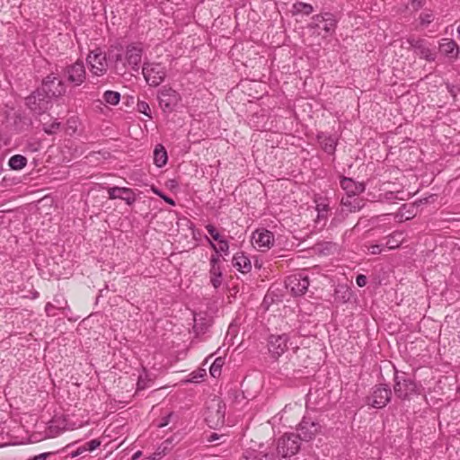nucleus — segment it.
Segmentation results:
<instances>
[{
  "instance_id": "f257e3e1",
  "label": "nucleus",
  "mask_w": 460,
  "mask_h": 460,
  "mask_svg": "<svg viewBox=\"0 0 460 460\" xmlns=\"http://www.w3.org/2000/svg\"><path fill=\"white\" fill-rule=\"evenodd\" d=\"M407 43L413 49L416 56L429 62L434 61L436 58L435 46L424 39L410 37Z\"/></svg>"
},
{
  "instance_id": "f03ea898",
  "label": "nucleus",
  "mask_w": 460,
  "mask_h": 460,
  "mask_svg": "<svg viewBox=\"0 0 460 460\" xmlns=\"http://www.w3.org/2000/svg\"><path fill=\"white\" fill-rule=\"evenodd\" d=\"M299 441L296 434H284L277 442L278 456L283 458L295 456L300 448Z\"/></svg>"
},
{
  "instance_id": "7ed1b4c3",
  "label": "nucleus",
  "mask_w": 460,
  "mask_h": 460,
  "mask_svg": "<svg viewBox=\"0 0 460 460\" xmlns=\"http://www.w3.org/2000/svg\"><path fill=\"white\" fill-rule=\"evenodd\" d=\"M87 64L90 72L95 76H102L107 72L108 62L106 55L98 49L90 51L87 56Z\"/></svg>"
},
{
  "instance_id": "20e7f679",
  "label": "nucleus",
  "mask_w": 460,
  "mask_h": 460,
  "mask_svg": "<svg viewBox=\"0 0 460 460\" xmlns=\"http://www.w3.org/2000/svg\"><path fill=\"white\" fill-rule=\"evenodd\" d=\"M142 73L147 84L152 86L159 85L166 75L164 67L158 63L145 64Z\"/></svg>"
},
{
  "instance_id": "39448f33",
  "label": "nucleus",
  "mask_w": 460,
  "mask_h": 460,
  "mask_svg": "<svg viewBox=\"0 0 460 460\" xmlns=\"http://www.w3.org/2000/svg\"><path fill=\"white\" fill-rule=\"evenodd\" d=\"M41 91L47 97H58L66 93V86L58 75L50 74L43 80Z\"/></svg>"
},
{
  "instance_id": "423d86ee",
  "label": "nucleus",
  "mask_w": 460,
  "mask_h": 460,
  "mask_svg": "<svg viewBox=\"0 0 460 460\" xmlns=\"http://www.w3.org/2000/svg\"><path fill=\"white\" fill-rule=\"evenodd\" d=\"M251 243L256 250L266 252L274 245L275 239L270 231L266 229H258L252 234Z\"/></svg>"
},
{
  "instance_id": "0eeeda50",
  "label": "nucleus",
  "mask_w": 460,
  "mask_h": 460,
  "mask_svg": "<svg viewBox=\"0 0 460 460\" xmlns=\"http://www.w3.org/2000/svg\"><path fill=\"white\" fill-rule=\"evenodd\" d=\"M309 26L313 29L323 31V37H327L334 32L336 28V21L331 13L318 14L312 18Z\"/></svg>"
},
{
  "instance_id": "6e6552de",
  "label": "nucleus",
  "mask_w": 460,
  "mask_h": 460,
  "mask_svg": "<svg viewBox=\"0 0 460 460\" xmlns=\"http://www.w3.org/2000/svg\"><path fill=\"white\" fill-rule=\"evenodd\" d=\"M391 398V390L385 386H376L372 394L367 399V403L374 408L385 407Z\"/></svg>"
},
{
  "instance_id": "1a4fd4ad",
  "label": "nucleus",
  "mask_w": 460,
  "mask_h": 460,
  "mask_svg": "<svg viewBox=\"0 0 460 460\" xmlns=\"http://www.w3.org/2000/svg\"><path fill=\"white\" fill-rule=\"evenodd\" d=\"M308 287L309 279L302 273L292 275L287 279V288H288L295 296L304 295Z\"/></svg>"
},
{
  "instance_id": "9d476101",
  "label": "nucleus",
  "mask_w": 460,
  "mask_h": 460,
  "mask_svg": "<svg viewBox=\"0 0 460 460\" xmlns=\"http://www.w3.org/2000/svg\"><path fill=\"white\" fill-rule=\"evenodd\" d=\"M268 349L270 356L278 359L288 349V336L271 335L269 339Z\"/></svg>"
},
{
  "instance_id": "9b49d317",
  "label": "nucleus",
  "mask_w": 460,
  "mask_h": 460,
  "mask_svg": "<svg viewBox=\"0 0 460 460\" xmlns=\"http://www.w3.org/2000/svg\"><path fill=\"white\" fill-rule=\"evenodd\" d=\"M143 49L139 45H128L125 52L124 66L130 67L134 71H138L142 60Z\"/></svg>"
},
{
  "instance_id": "f8f14e48",
  "label": "nucleus",
  "mask_w": 460,
  "mask_h": 460,
  "mask_svg": "<svg viewBox=\"0 0 460 460\" xmlns=\"http://www.w3.org/2000/svg\"><path fill=\"white\" fill-rule=\"evenodd\" d=\"M180 101V95L171 88H163L159 94V105L164 111H172Z\"/></svg>"
},
{
  "instance_id": "ddd939ff",
  "label": "nucleus",
  "mask_w": 460,
  "mask_h": 460,
  "mask_svg": "<svg viewBox=\"0 0 460 460\" xmlns=\"http://www.w3.org/2000/svg\"><path fill=\"white\" fill-rule=\"evenodd\" d=\"M109 199H119L124 200L128 206L133 205L137 200V193L134 190L126 187H111L107 190Z\"/></svg>"
},
{
  "instance_id": "4468645a",
  "label": "nucleus",
  "mask_w": 460,
  "mask_h": 460,
  "mask_svg": "<svg viewBox=\"0 0 460 460\" xmlns=\"http://www.w3.org/2000/svg\"><path fill=\"white\" fill-rule=\"evenodd\" d=\"M65 75L67 80L75 85H80L85 79V69L82 62H75V64L66 67Z\"/></svg>"
},
{
  "instance_id": "2eb2a0df",
  "label": "nucleus",
  "mask_w": 460,
  "mask_h": 460,
  "mask_svg": "<svg viewBox=\"0 0 460 460\" xmlns=\"http://www.w3.org/2000/svg\"><path fill=\"white\" fill-rule=\"evenodd\" d=\"M298 431L299 434L296 436L299 438V440L311 441L321 431V428L313 421L303 420L299 425Z\"/></svg>"
},
{
  "instance_id": "dca6fc26",
  "label": "nucleus",
  "mask_w": 460,
  "mask_h": 460,
  "mask_svg": "<svg viewBox=\"0 0 460 460\" xmlns=\"http://www.w3.org/2000/svg\"><path fill=\"white\" fill-rule=\"evenodd\" d=\"M414 390V385L410 379L402 376H394V391L399 398H406L407 395Z\"/></svg>"
},
{
  "instance_id": "f3484780",
  "label": "nucleus",
  "mask_w": 460,
  "mask_h": 460,
  "mask_svg": "<svg viewBox=\"0 0 460 460\" xmlns=\"http://www.w3.org/2000/svg\"><path fill=\"white\" fill-rule=\"evenodd\" d=\"M206 420L210 426H217L222 425L224 423L225 407L220 403V402H217L215 410L211 408L208 409L206 416Z\"/></svg>"
},
{
  "instance_id": "a211bd4d",
  "label": "nucleus",
  "mask_w": 460,
  "mask_h": 460,
  "mask_svg": "<svg viewBox=\"0 0 460 460\" xmlns=\"http://www.w3.org/2000/svg\"><path fill=\"white\" fill-rule=\"evenodd\" d=\"M210 282L215 288L222 284V270L220 267V260L217 255H212L210 258Z\"/></svg>"
},
{
  "instance_id": "6ab92c4d",
  "label": "nucleus",
  "mask_w": 460,
  "mask_h": 460,
  "mask_svg": "<svg viewBox=\"0 0 460 460\" xmlns=\"http://www.w3.org/2000/svg\"><path fill=\"white\" fill-rule=\"evenodd\" d=\"M26 103L29 108L35 112H41L48 108V101L40 91H38L29 96Z\"/></svg>"
},
{
  "instance_id": "aec40b11",
  "label": "nucleus",
  "mask_w": 460,
  "mask_h": 460,
  "mask_svg": "<svg viewBox=\"0 0 460 460\" xmlns=\"http://www.w3.org/2000/svg\"><path fill=\"white\" fill-rule=\"evenodd\" d=\"M438 49L441 54L449 58H456L459 55V49L456 41L450 39H442Z\"/></svg>"
},
{
  "instance_id": "412c9836",
  "label": "nucleus",
  "mask_w": 460,
  "mask_h": 460,
  "mask_svg": "<svg viewBox=\"0 0 460 460\" xmlns=\"http://www.w3.org/2000/svg\"><path fill=\"white\" fill-rule=\"evenodd\" d=\"M341 186L348 194V197H352L362 193L365 186L362 183L356 182L350 178H342L341 180Z\"/></svg>"
},
{
  "instance_id": "4be33fe9",
  "label": "nucleus",
  "mask_w": 460,
  "mask_h": 460,
  "mask_svg": "<svg viewBox=\"0 0 460 460\" xmlns=\"http://www.w3.org/2000/svg\"><path fill=\"white\" fill-rule=\"evenodd\" d=\"M233 266L242 273H247L252 270V263L250 259L244 254V252H236L233 256Z\"/></svg>"
},
{
  "instance_id": "5701e85b",
  "label": "nucleus",
  "mask_w": 460,
  "mask_h": 460,
  "mask_svg": "<svg viewBox=\"0 0 460 460\" xmlns=\"http://www.w3.org/2000/svg\"><path fill=\"white\" fill-rule=\"evenodd\" d=\"M154 162L158 167H163L167 163V152L162 145H157L155 148Z\"/></svg>"
},
{
  "instance_id": "b1692460",
  "label": "nucleus",
  "mask_w": 460,
  "mask_h": 460,
  "mask_svg": "<svg viewBox=\"0 0 460 460\" xmlns=\"http://www.w3.org/2000/svg\"><path fill=\"white\" fill-rule=\"evenodd\" d=\"M209 246L213 251H215L217 253L223 252L224 254L227 255L229 253V243L228 241L224 238L223 240H220V242L217 243V245L212 242L209 238H207Z\"/></svg>"
},
{
  "instance_id": "393cba45",
  "label": "nucleus",
  "mask_w": 460,
  "mask_h": 460,
  "mask_svg": "<svg viewBox=\"0 0 460 460\" xmlns=\"http://www.w3.org/2000/svg\"><path fill=\"white\" fill-rule=\"evenodd\" d=\"M9 166L13 169V170H21L22 169L26 164H27V159L23 156V155H13L10 159H9Z\"/></svg>"
},
{
  "instance_id": "a878e982",
  "label": "nucleus",
  "mask_w": 460,
  "mask_h": 460,
  "mask_svg": "<svg viewBox=\"0 0 460 460\" xmlns=\"http://www.w3.org/2000/svg\"><path fill=\"white\" fill-rule=\"evenodd\" d=\"M341 202L344 206H349V210L354 212L359 210L365 205L362 199H359L358 198L351 199V197L342 199Z\"/></svg>"
},
{
  "instance_id": "bb28decb",
  "label": "nucleus",
  "mask_w": 460,
  "mask_h": 460,
  "mask_svg": "<svg viewBox=\"0 0 460 460\" xmlns=\"http://www.w3.org/2000/svg\"><path fill=\"white\" fill-rule=\"evenodd\" d=\"M320 144L325 152L332 154L335 150L336 141L331 137H320Z\"/></svg>"
},
{
  "instance_id": "cd10ccee",
  "label": "nucleus",
  "mask_w": 460,
  "mask_h": 460,
  "mask_svg": "<svg viewBox=\"0 0 460 460\" xmlns=\"http://www.w3.org/2000/svg\"><path fill=\"white\" fill-rule=\"evenodd\" d=\"M223 365L224 359L222 358H216L210 367V375L215 378L219 377L221 375Z\"/></svg>"
},
{
  "instance_id": "c85d7f7f",
  "label": "nucleus",
  "mask_w": 460,
  "mask_h": 460,
  "mask_svg": "<svg viewBox=\"0 0 460 460\" xmlns=\"http://www.w3.org/2000/svg\"><path fill=\"white\" fill-rule=\"evenodd\" d=\"M103 100L111 105H117L120 101V94L114 91H106L103 93Z\"/></svg>"
},
{
  "instance_id": "c756f323",
  "label": "nucleus",
  "mask_w": 460,
  "mask_h": 460,
  "mask_svg": "<svg viewBox=\"0 0 460 460\" xmlns=\"http://www.w3.org/2000/svg\"><path fill=\"white\" fill-rule=\"evenodd\" d=\"M206 229L208 231V233L209 234L210 237H211V241H216L217 242V243L220 242V240H223L224 238H226L220 232L219 230L215 227L213 225H207L206 226Z\"/></svg>"
},
{
  "instance_id": "7c9ffc66",
  "label": "nucleus",
  "mask_w": 460,
  "mask_h": 460,
  "mask_svg": "<svg viewBox=\"0 0 460 460\" xmlns=\"http://www.w3.org/2000/svg\"><path fill=\"white\" fill-rule=\"evenodd\" d=\"M294 9L296 13H302L306 15L310 14L314 11V8L311 4L303 2L296 3L294 4Z\"/></svg>"
},
{
  "instance_id": "2f4dec72",
  "label": "nucleus",
  "mask_w": 460,
  "mask_h": 460,
  "mask_svg": "<svg viewBox=\"0 0 460 460\" xmlns=\"http://www.w3.org/2000/svg\"><path fill=\"white\" fill-rule=\"evenodd\" d=\"M402 234H394V235L390 236L386 242V245L389 250L395 249L399 246L401 240L395 239L396 236L401 237Z\"/></svg>"
},
{
  "instance_id": "473e14b6",
  "label": "nucleus",
  "mask_w": 460,
  "mask_h": 460,
  "mask_svg": "<svg viewBox=\"0 0 460 460\" xmlns=\"http://www.w3.org/2000/svg\"><path fill=\"white\" fill-rule=\"evenodd\" d=\"M137 111L148 118H151V109L146 102H138L137 104Z\"/></svg>"
},
{
  "instance_id": "72a5a7b5",
  "label": "nucleus",
  "mask_w": 460,
  "mask_h": 460,
  "mask_svg": "<svg viewBox=\"0 0 460 460\" xmlns=\"http://www.w3.org/2000/svg\"><path fill=\"white\" fill-rule=\"evenodd\" d=\"M434 19V15L431 13H421L420 15V22L421 25L427 26L429 25Z\"/></svg>"
},
{
  "instance_id": "f704fd0d",
  "label": "nucleus",
  "mask_w": 460,
  "mask_h": 460,
  "mask_svg": "<svg viewBox=\"0 0 460 460\" xmlns=\"http://www.w3.org/2000/svg\"><path fill=\"white\" fill-rule=\"evenodd\" d=\"M364 247L367 249V252L370 254H379L382 252L383 249L379 244H368L366 243Z\"/></svg>"
},
{
  "instance_id": "c9c22d12",
  "label": "nucleus",
  "mask_w": 460,
  "mask_h": 460,
  "mask_svg": "<svg viewBox=\"0 0 460 460\" xmlns=\"http://www.w3.org/2000/svg\"><path fill=\"white\" fill-rule=\"evenodd\" d=\"M100 445L101 442L97 439H93L84 444V446H86V450L89 452L95 450Z\"/></svg>"
},
{
  "instance_id": "e433bc0d",
  "label": "nucleus",
  "mask_w": 460,
  "mask_h": 460,
  "mask_svg": "<svg viewBox=\"0 0 460 460\" xmlns=\"http://www.w3.org/2000/svg\"><path fill=\"white\" fill-rule=\"evenodd\" d=\"M164 450H157L149 456L146 457L144 460H160L163 456H164Z\"/></svg>"
},
{
  "instance_id": "4c0bfd02",
  "label": "nucleus",
  "mask_w": 460,
  "mask_h": 460,
  "mask_svg": "<svg viewBox=\"0 0 460 460\" xmlns=\"http://www.w3.org/2000/svg\"><path fill=\"white\" fill-rule=\"evenodd\" d=\"M367 277L363 274H359L356 278V283L358 287L362 288L367 285Z\"/></svg>"
},
{
  "instance_id": "58836bf2",
  "label": "nucleus",
  "mask_w": 460,
  "mask_h": 460,
  "mask_svg": "<svg viewBox=\"0 0 460 460\" xmlns=\"http://www.w3.org/2000/svg\"><path fill=\"white\" fill-rule=\"evenodd\" d=\"M316 209L318 211V217H323V213L327 211V205L323 203H318L316 205Z\"/></svg>"
},
{
  "instance_id": "ea45409f",
  "label": "nucleus",
  "mask_w": 460,
  "mask_h": 460,
  "mask_svg": "<svg viewBox=\"0 0 460 460\" xmlns=\"http://www.w3.org/2000/svg\"><path fill=\"white\" fill-rule=\"evenodd\" d=\"M86 451H87L86 446L83 445V446L79 447L75 451L72 452L71 456H72V457H75V456H78L85 453Z\"/></svg>"
},
{
  "instance_id": "a19ab883",
  "label": "nucleus",
  "mask_w": 460,
  "mask_h": 460,
  "mask_svg": "<svg viewBox=\"0 0 460 460\" xmlns=\"http://www.w3.org/2000/svg\"><path fill=\"white\" fill-rule=\"evenodd\" d=\"M259 460H277V457L273 454H265Z\"/></svg>"
},
{
  "instance_id": "79ce46f5",
  "label": "nucleus",
  "mask_w": 460,
  "mask_h": 460,
  "mask_svg": "<svg viewBox=\"0 0 460 460\" xmlns=\"http://www.w3.org/2000/svg\"><path fill=\"white\" fill-rule=\"evenodd\" d=\"M164 199L167 203H169V204H171V205H174V202H173V200H172L171 198L164 197Z\"/></svg>"
},
{
  "instance_id": "37998d69",
  "label": "nucleus",
  "mask_w": 460,
  "mask_h": 460,
  "mask_svg": "<svg viewBox=\"0 0 460 460\" xmlns=\"http://www.w3.org/2000/svg\"><path fill=\"white\" fill-rule=\"evenodd\" d=\"M217 438H218L217 434L213 433V434L210 436V438H209V439H208V440H209V441H214V440H216V439H217Z\"/></svg>"
},
{
  "instance_id": "c03bdc74",
  "label": "nucleus",
  "mask_w": 460,
  "mask_h": 460,
  "mask_svg": "<svg viewBox=\"0 0 460 460\" xmlns=\"http://www.w3.org/2000/svg\"><path fill=\"white\" fill-rule=\"evenodd\" d=\"M139 455H140V452H139V451H138V452H137V453H135V455H134V458H137V457L139 456Z\"/></svg>"
},
{
  "instance_id": "a18cd8bd",
  "label": "nucleus",
  "mask_w": 460,
  "mask_h": 460,
  "mask_svg": "<svg viewBox=\"0 0 460 460\" xmlns=\"http://www.w3.org/2000/svg\"><path fill=\"white\" fill-rule=\"evenodd\" d=\"M165 425H167V422H164V423H161V424H159V427H164V426H165Z\"/></svg>"
},
{
  "instance_id": "49530a36",
  "label": "nucleus",
  "mask_w": 460,
  "mask_h": 460,
  "mask_svg": "<svg viewBox=\"0 0 460 460\" xmlns=\"http://www.w3.org/2000/svg\"><path fill=\"white\" fill-rule=\"evenodd\" d=\"M457 32H458V33H459V35H460V25H459V26H458V28H457Z\"/></svg>"
},
{
  "instance_id": "de8ad7c7",
  "label": "nucleus",
  "mask_w": 460,
  "mask_h": 460,
  "mask_svg": "<svg viewBox=\"0 0 460 460\" xmlns=\"http://www.w3.org/2000/svg\"><path fill=\"white\" fill-rule=\"evenodd\" d=\"M137 385H138L139 388H143L142 386H140V383L139 382L137 383Z\"/></svg>"
}]
</instances>
